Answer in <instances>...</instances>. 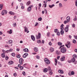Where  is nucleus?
Segmentation results:
<instances>
[{
  "instance_id": "f257e3e1",
  "label": "nucleus",
  "mask_w": 77,
  "mask_h": 77,
  "mask_svg": "<svg viewBox=\"0 0 77 77\" xmlns=\"http://www.w3.org/2000/svg\"><path fill=\"white\" fill-rule=\"evenodd\" d=\"M60 51L62 53H65L66 51V48L64 47H63L60 49Z\"/></svg>"
},
{
  "instance_id": "f03ea898",
  "label": "nucleus",
  "mask_w": 77,
  "mask_h": 77,
  "mask_svg": "<svg viewBox=\"0 0 77 77\" xmlns=\"http://www.w3.org/2000/svg\"><path fill=\"white\" fill-rule=\"evenodd\" d=\"M45 62L47 64H50V60L47 58H45Z\"/></svg>"
},
{
  "instance_id": "7ed1b4c3",
  "label": "nucleus",
  "mask_w": 77,
  "mask_h": 77,
  "mask_svg": "<svg viewBox=\"0 0 77 77\" xmlns=\"http://www.w3.org/2000/svg\"><path fill=\"white\" fill-rule=\"evenodd\" d=\"M33 5L29 6L27 9V12H30L32 10V8H33Z\"/></svg>"
},
{
  "instance_id": "20e7f679",
  "label": "nucleus",
  "mask_w": 77,
  "mask_h": 77,
  "mask_svg": "<svg viewBox=\"0 0 77 77\" xmlns=\"http://www.w3.org/2000/svg\"><path fill=\"white\" fill-rule=\"evenodd\" d=\"M19 62L20 63V65H22L23 63L24 62V60L23 59V58H20L19 60Z\"/></svg>"
},
{
  "instance_id": "39448f33",
  "label": "nucleus",
  "mask_w": 77,
  "mask_h": 77,
  "mask_svg": "<svg viewBox=\"0 0 77 77\" xmlns=\"http://www.w3.org/2000/svg\"><path fill=\"white\" fill-rule=\"evenodd\" d=\"M69 25H67L66 26V27L64 29L65 32H68V30H69Z\"/></svg>"
},
{
  "instance_id": "423d86ee",
  "label": "nucleus",
  "mask_w": 77,
  "mask_h": 77,
  "mask_svg": "<svg viewBox=\"0 0 77 77\" xmlns=\"http://www.w3.org/2000/svg\"><path fill=\"white\" fill-rule=\"evenodd\" d=\"M70 45H71V43L69 42H68L66 44V46L67 47V48H70Z\"/></svg>"
},
{
  "instance_id": "0eeeda50",
  "label": "nucleus",
  "mask_w": 77,
  "mask_h": 77,
  "mask_svg": "<svg viewBox=\"0 0 77 77\" xmlns=\"http://www.w3.org/2000/svg\"><path fill=\"white\" fill-rule=\"evenodd\" d=\"M24 29L25 32H27V33L29 32V31L28 30V28L26 27V26H24Z\"/></svg>"
},
{
  "instance_id": "6e6552de",
  "label": "nucleus",
  "mask_w": 77,
  "mask_h": 77,
  "mask_svg": "<svg viewBox=\"0 0 77 77\" xmlns=\"http://www.w3.org/2000/svg\"><path fill=\"white\" fill-rule=\"evenodd\" d=\"M7 11L6 10H4L2 11V15H5V14H7Z\"/></svg>"
},
{
  "instance_id": "1a4fd4ad",
  "label": "nucleus",
  "mask_w": 77,
  "mask_h": 77,
  "mask_svg": "<svg viewBox=\"0 0 77 77\" xmlns=\"http://www.w3.org/2000/svg\"><path fill=\"white\" fill-rule=\"evenodd\" d=\"M27 56H28V54L26 53H25L23 55V58H26Z\"/></svg>"
},
{
  "instance_id": "9d476101",
  "label": "nucleus",
  "mask_w": 77,
  "mask_h": 77,
  "mask_svg": "<svg viewBox=\"0 0 77 77\" xmlns=\"http://www.w3.org/2000/svg\"><path fill=\"white\" fill-rule=\"evenodd\" d=\"M23 51H24L25 52H29V49H27V48H25V49H24L23 50Z\"/></svg>"
},
{
  "instance_id": "9b49d317",
  "label": "nucleus",
  "mask_w": 77,
  "mask_h": 77,
  "mask_svg": "<svg viewBox=\"0 0 77 77\" xmlns=\"http://www.w3.org/2000/svg\"><path fill=\"white\" fill-rule=\"evenodd\" d=\"M65 57L64 56L62 57L60 59L61 61H64L65 60Z\"/></svg>"
},
{
  "instance_id": "f8f14e48",
  "label": "nucleus",
  "mask_w": 77,
  "mask_h": 77,
  "mask_svg": "<svg viewBox=\"0 0 77 77\" xmlns=\"http://www.w3.org/2000/svg\"><path fill=\"white\" fill-rule=\"evenodd\" d=\"M34 50L35 52H38V48L35 47L34 48Z\"/></svg>"
},
{
  "instance_id": "ddd939ff",
  "label": "nucleus",
  "mask_w": 77,
  "mask_h": 77,
  "mask_svg": "<svg viewBox=\"0 0 77 77\" xmlns=\"http://www.w3.org/2000/svg\"><path fill=\"white\" fill-rule=\"evenodd\" d=\"M31 38L32 39L33 41H35V36L33 35H32L31 36Z\"/></svg>"
},
{
  "instance_id": "4468645a",
  "label": "nucleus",
  "mask_w": 77,
  "mask_h": 77,
  "mask_svg": "<svg viewBox=\"0 0 77 77\" xmlns=\"http://www.w3.org/2000/svg\"><path fill=\"white\" fill-rule=\"evenodd\" d=\"M58 72L60 74H63V71L62 70H58Z\"/></svg>"
},
{
  "instance_id": "2eb2a0df",
  "label": "nucleus",
  "mask_w": 77,
  "mask_h": 77,
  "mask_svg": "<svg viewBox=\"0 0 77 77\" xmlns=\"http://www.w3.org/2000/svg\"><path fill=\"white\" fill-rule=\"evenodd\" d=\"M50 52H53L54 50V48H51L50 49Z\"/></svg>"
},
{
  "instance_id": "dca6fc26",
  "label": "nucleus",
  "mask_w": 77,
  "mask_h": 77,
  "mask_svg": "<svg viewBox=\"0 0 77 77\" xmlns=\"http://www.w3.org/2000/svg\"><path fill=\"white\" fill-rule=\"evenodd\" d=\"M13 63V61H10L8 63V65H12Z\"/></svg>"
},
{
  "instance_id": "f3484780",
  "label": "nucleus",
  "mask_w": 77,
  "mask_h": 77,
  "mask_svg": "<svg viewBox=\"0 0 77 77\" xmlns=\"http://www.w3.org/2000/svg\"><path fill=\"white\" fill-rule=\"evenodd\" d=\"M7 32L8 33H9V34H11L12 33V29H10V31H8Z\"/></svg>"
},
{
  "instance_id": "a211bd4d",
  "label": "nucleus",
  "mask_w": 77,
  "mask_h": 77,
  "mask_svg": "<svg viewBox=\"0 0 77 77\" xmlns=\"http://www.w3.org/2000/svg\"><path fill=\"white\" fill-rule=\"evenodd\" d=\"M8 44H12V43H13V42L12 41V40H10L8 41Z\"/></svg>"
},
{
  "instance_id": "6ab92c4d",
  "label": "nucleus",
  "mask_w": 77,
  "mask_h": 77,
  "mask_svg": "<svg viewBox=\"0 0 77 77\" xmlns=\"http://www.w3.org/2000/svg\"><path fill=\"white\" fill-rule=\"evenodd\" d=\"M71 61H72V62L73 63L74 62H75V58H72Z\"/></svg>"
},
{
  "instance_id": "aec40b11",
  "label": "nucleus",
  "mask_w": 77,
  "mask_h": 77,
  "mask_svg": "<svg viewBox=\"0 0 77 77\" xmlns=\"http://www.w3.org/2000/svg\"><path fill=\"white\" fill-rule=\"evenodd\" d=\"M3 4H1L0 5V11L2 10L3 9Z\"/></svg>"
},
{
  "instance_id": "412c9836",
  "label": "nucleus",
  "mask_w": 77,
  "mask_h": 77,
  "mask_svg": "<svg viewBox=\"0 0 77 77\" xmlns=\"http://www.w3.org/2000/svg\"><path fill=\"white\" fill-rule=\"evenodd\" d=\"M66 19L67 20V21H69H69L70 20V17H69V16L67 17H66Z\"/></svg>"
},
{
  "instance_id": "4be33fe9",
  "label": "nucleus",
  "mask_w": 77,
  "mask_h": 77,
  "mask_svg": "<svg viewBox=\"0 0 77 77\" xmlns=\"http://www.w3.org/2000/svg\"><path fill=\"white\" fill-rule=\"evenodd\" d=\"M48 71V69L46 68L44 69L43 72H44L45 73V72H47Z\"/></svg>"
},
{
  "instance_id": "5701e85b",
  "label": "nucleus",
  "mask_w": 77,
  "mask_h": 77,
  "mask_svg": "<svg viewBox=\"0 0 77 77\" xmlns=\"http://www.w3.org/2000/svg\"><path fill=\"white\" fill-rule=\"evenodd\" d=\"M1 56L3 58H5V54H2Z\"/></svg>"
},
{
  "instance_id": "b1692460",
  "label": "nucleus",
  "mask_w": 77,
  "mask_h": 77,
  "mask_svg": "<svg viewBox=\"0 0 77 77\" xmlns=\"http://www.w3.org/2000/svg\"><path fill=\"white\" fill-rule=\"evenodd\" d=\"M9 14L11 15H14L15 14V13H14L12 11H10L9 12Z\"/></svg>"
},
{
  "instance_id": "393cba45",
  "label": "nucleus",
  "mask_w": 77,
  "mask_h": 77,
  "mask_svg": "<svg viewBox=\"0 0 77 77\" xmlns=\"http://www.w3.org/2000/svg\"><path fill=\"white\" fill-rule=\"evenodd\" d=\"M17 57V58H20V57H21V55L20 54H17L16 55Z\"/></svg>"
},
{
  "instance_id": "a878e982",
  "label": "nucleus",
  "mask_w": 77,
  "mask_h": 77,
  "mask_svg": "<svg viewBox=\"0 0 77 77\" xmlns=\"http://www.w3.org/2000/svg\"><path fill=\"white\" fill-rule=\"evenodd\" d=\"M30 4V1H29L26 3L27 6L29 5Z\"/></svg>"
},
{
  "instance_id": "bb28decb",
  "label": "nucleus",
  "mask_w": 77,
  "mask_h": 77,
  "mask_svg": "<svg viewBox=\"0 0 77 77\" xmlns=\"http://www.w3.org/2000/svg\"><path fill=\"white\" fill-rule=\"evenodd\" d=\"M58 45H60V46H61V45H62V43H61L60 42H58Z\"/></svg>"
},
{
  "instance_id": "cd10ccee",
  "label": "nucleus",
  "mask_w": 77,
  "mask_h": 77,
  "mask_svg": "<svg viewBox=\"0 0 77 77\" xmlns=\"http://www.w3.org/2000/svg\"><path fill=\"white\" fill-rule=\"evenodd\" d=\"M49 6L50 8H52L53 7V6H54V5L53 4L52 5H49Z\"/></svg>"
},
{
  "instance_id": "c85d7f7f",
  "label": "nucleus",
  "mask_w": 77,
  "mask_h": 77,
  "mask_svg": "<svg viewBox=\"0 0 77 77\" xmlns=\"http://www.w3.org/2000/svg\"><path fill=\"white\" fill-rule=\"evenodd\" d=\"M68 22H69V21H68V20H66L64 22V23L65 24L68 23Z\"/></svg>"
},
{
  "instance_id": "c756f323",
  "label": "nucleus",
  "mask_w": 77,
  "mask_h": 77,
  "mask_svg": "<svg viewBox=\"0 0 77 77\" xmlns=\"http://www.w3.org/2000/svg\"><path fill=\"white\" fill-rule=\"evenodd\" d=\"M73 58H77V56L76 54H74L73 56Z\"/></svg>"
},
{
  "instance_id": "7c9ffc66",
  "label": "nucleus",
  "mask_w": 77,
  "mask_h": 77,
  "mask_svg": "<svg viewBox=\"0 0 77 77\" xmlns=\"http://www.w3.org/2000/svg\"><path fill=\"white\" fill-rule=\"evenodd\" d=\"M64 33V31L63 30H61L60 31V33L61 35H63Z\"/></svg>"
},
{
  "instance_id": "2f4dec72",
  "label": "nucleus",
  "mask_w": 77,
  "mask_h": 77,
  "mask_svg": "<svg viewBox=\"0 0 77 77\" xmlns=\"http://www.w3.org/2000/svg\"><path fill=\"white\" fill-rule=\"evenodd\" d=\"M72 42L74 44H76V40L75 39H74L72 40Z\"/></svg>"
},
{
  "instance_id": "473e14b6",
  "label": "nucleus",
  "mask_w": 77,
  "mask_h": 77,
  "mask_svg": "<svg viewBox=\"0 0 77 77\" xmlns=\"http://www.w3.org/2000/svg\"><path fill=\"white\" fill-rule=\"evenodd\" d=\"M23 69H24V67H23V66H21L20 67V70H23Z\"/></svg>"
},
{
  "instance_id": "72a5a7b5",
  "label": "nucleus",
  "mask_w": 77,
  "mask_h": 77,
  "mask_svg": "<svg viewBox=\"0 0 77 77\" xmlns=\"http://www.w3.org/2000/svg\"><path fill=\"white\" fill-rule=\"evenodd\" d=\"M48 71H51V67H50L49 66L48 68Z\"/></svg>"
},
{
  "instance_id": "f704fd0d",
  "label": "nucleus",
  "mask_w": 77,
  "mask_h": 77,
  "mask_svg": "<svg viewBox=\"0 0 77 77\" xmlns=\"http://www.w3.org/2000/svg\"><path fill=\"white\" fill-rule=\"evenodd\" d=\"M54 32L55 33H57L58 32V29H55L54 30Z\"/></svg>"
},
{
  "instance_id": "c9c22d12",
  "label": "nucleus",
  "mask_w": 77,
  "mask_h": 77,
  "mask_svg": "<svg viewBox=\"0 0 77 77\" xmlns=\"http://www.w3.org/2000/svg\"><path fill=\"white\" fill-rule=\"evenodd\" d=\"M36 37L37 39H40V38H41L38 35H37Z\"/></svg>"
},
{
  "instance_id": "e433bc0d",
  "label": "nucleus",
  "mask_w": 77,
  "mask_h": 77,
  "mask_svg": "<svg viewBox=\"0 0 77 77\" xmlns=\"http://www.w3.org/2000/svg\"><path fill=\"white\" fill-rule=\"evenodd\" d=\"M59 5L60 8H62V4H61V3H60L59 4Z\"/></svg>"
},
{
  "instance_id": "4c0bfd02",
  "label": "nucleus",
  "mask_w": 77,
  "mask_h": 77,
  "mask_svg": "<svg viewBox=\"0 0 77 77\" xmlns=\"http://www.w3.org/2000/svg\"><path fill=\"white\" fill-rule=\"evenodd\" d=\"M36 57L37 59H39V58H40V57L38 55H37L36 56Z\"/></svg>"
},
{
  "instance_id": "58836bf2",
  "label": "nucleus",
  "mask_w": 77,
  "mask_h": 77,
  "mask_svg": "<svg viewBox=\"0 0 77 77\" xmlns=\"http://www.w3.org/2000/svg\"><path fill=\"white\" fill-rule=\"evenodd\" d=\"M75 5L77 7V0H76L75 1Z\"/></svg>"
},
{
  "instance_id": "ea45409f",
  "label": "nucleus",
  "mask_w": 77,
  "mask_h": 77,
  "mask_svg": "<svg viewBox=\"0 0 77 77\" xmlns=\"http://www.w3.org/2000/svg\"><path fill=\"white\" fill-rule=\"evenodd\" d=\"M50 32H48L47 33V36H50Z\"/></svg>"
},
{
  "instance_id": "a19ab883",
  "label": "nucleus",
  "mask_w": 77,
  "mask_h": 77,
  "mask_svg": "<svg viewBox=\"0 0 77 77\" xmlns=\"http://www.w3.org/2000/svg\"><path fill=\"white\" fill-rule=\"evenodd\" d=\"M71 74L72 75H74V72L73 71H72L71 72Z\"/></svg>"
},
{
  "instance_id": "79ce46f5",
  "label": "nucleus",
  "mask_w": 77,
  "mask_h": 77,
  "mask_svg": "<svg viewBox=\"0 0 77 77\" xmlns=\"http://www.w3.org/2000/svg\"><path fill=\"white\" fill-rule=\"evenodd\" d=\"M49 74L51 75H52V74H53V72H52V71L50 72H49Z\"/></svg>"
},
{
  "instance_id": "37998d69",
  "label": "nucleus",
  "mask_w": 77,
  "mask_h": 77,
  "mask_svg": "<svg viewBox=\"0 0 77 77\" xmlns=\"http://www.w3.org/2000/svg\"><path fill=\"white\" fill-rule=\"evenodd\" d=\"M13 75H14V77H16V76H17V73H14L13 74Z\"/></svg>"
},
{
  "instance_id": "c03bdc74",
  "label": "nucleus",
  "mask_w": 77,
  "mask_h": 77,
  "mask_svg": "<svg viewBox=\"0 0 77 77\" xmlns=\"http://www.w3.org/2000/svg\"><path fill=\"white\" fill-rule=\"evenodd\" d=\"M75 24H73L72 25V27L73 28H74V27H75Z\"/></svg>"
},
{
  "instance_id": "a18cd8bd",
  "label": "nucleus",
  "mask_w": 77,
  "mask_h": 77,
  "mask_svg": "<svg viewBox=\"0 0 77 77\" xmlns=\"http://www.w3.org/2000/svg\"><path fill=\"white\" fill-rule=\"evenodd\" d=\"M11 55L12 56H15V54L14 53H12L11 54Z\"/></svg>"
},
{
  "instance_id": "49530a36",
  "label": "nucleus",
  "mask_w": 77,
  "mask_h": 77,
  "mask_svg": "<svg viewBox=\"0 0 77 77\" xmlns=\"http://www.w3.org/2000/svg\"><path fill=\"white\" fill-rule=\"evenodd\" d=\"M57 35L59 36L60 35V32H58L57 33Z\"/></svg>"
},
{
  "instance_id": "de8ad7c7",
  "label": "nucleus",
  "mask_w": 77,
  "mask_h": 77,
  "mask_svg": "<svg viewBox=\"0 0 77 77\" xmlns=\"http://www.w3.org/2000/svg\"><path fill=\"white\" fill-rule=\"evenodd\" d=\"M42 20V18L41 17H40L38 19V21H41Z\"/></svg>"
},
{
  "instance_id": "09e8293b",
  "label": "nucleus",
  "mask_w": 77,
  "mask_h": 77,
  "mask_svg": "<svg viewBox=\"0 0 77 77\" xmlns=\"http://www.w3.org/2000/svg\"><path fill=\"white\" fill-rule=\"evenodd\" d=\"M37 42L38 43H39V44H40V43H41V40H38L37 41Z\"/></svg>"
},
{
  "instance_id": "8fccbe9b",
  "label": "nucleus",
  "mask_w": 77,
  "mask_h": 77,
  "mask_svg": "<svg viewBox=\"0 0 77 77\" xmlns=\"http://www.w3.org/2000/svg\"><path fill=\"white\" fill-rule=\"evenodd\" d=\"M56 54H59V52L57 51H56Z\"/></svg>"
},
{
  "instance_id": "3c124183",
  "label": "nucleus",
  "mask_w": 77,
  "mask_h": 77,
  "mask_svg": "<svg viewBox=\"0 0 77 77\" xmlns=\"http://www.w3.org/2000/svg\"><path fill=\"white\" fill-rule=\"evenodd\" d=\"M12 51H13V49H10L9 50V51H10V52H12Z\"/></svg>"
},
{
  "instance_id": "603ef678",
  "label": "nucleus",
  "mask_w": 77,
  "mask_h": 77,
  "mask_svg": "<svg viewBox=\"0 0 77 77\" xmlns=\"http://www.w3.org/2000/svg\"><path fill=\"white\" fill-rule=\"evenodd\" d=\"M74 37L75 38V39H76L77 40V35H74Z\"/></svg>"
},
{
  "instance_id": "864d4df0",
  "label": "nucleus",
  "mask_w": 77,
  "mask_h": 77,
  "mask_svg": "<svg viewBox=\"0 0 77 77\" xmlns=\"http://www.w3.org/2000/svg\"><path fill=\"white\" fill-rule=\"evenodd\" d=\"M13 26L14 27H15L16 26H17V24H16V23H14L13 24Z\"/></svg>"
},
{
  "instance_id": "5fc2aeb1",
  "label": "nucleus",
  "mask_w": 77,
  "mask_h": 77,
  "mask_svg": "<svg viewBox=\"0 0 77 77\" xmlns=\"http://www.w3.org/2000/svg\"><path fill=\"white\" fill-rule=\"evenodd\" d=\"M22 74L24 75H26V72H22Z\"/></svg>"
},
{
  "instance_id": "6e6d98bb",
  "label": "nucleus",
  "mask_w": 77,
  "mask_h": 77,
  "mask_svg": "<svg viewBox=\"0 0 77 77\" xmlns=\"http://www.w3.org/2000/svg\"><path fill=\"white\" fill-rule=\"evenodd\" d=\"M68 62H69V63H71V62H72L71 60H68Z\"/></svg>"
},
{
  "instance_id": "4d7b16f0",
  "label": "nucleus",
  "mask_w": 77,
  "mask_h": 77,
  "mask_svg": "<svg viewBox=\"0 0 77 77\" xmlns=\"http://www.w3.org/2000/svg\"><path fill=\"white\" fill-rule=\"evenodd\" d=\"M38 35L39 36H40V37H41V33L39 32L38 33Z\"/></svg>"
},
{
  "instance_id": "13d9d810",
  "label": "nucleus",
  "mask_w": 77,
  "mask_h": 77,
  "mask_svg": "<svg viewBox=\"0 0 77 77\" xmlns=\"http://www.w3.org/2000/svg\"><path fill=\"white\" fill-rule=\"evenodd\" d=\"M43 6H44V8H46V7H47V4H44Z\"/></svg>"
},
{
  "instance_id": "bf43d9fd",
  "label": "nucleus",
  "mask_w": 77,
  "mask_h": 77,
  "mask_svg": "<svg viewBox=\"0 0 77 77\" xmlns=\"http://www.w3.org/2000/svg\"><path fill=\"white\" fill-rule=\"evenodd\" d=\"M9 59V57H5V60H7Z\"/></svg>"
},
{
  "instance_id": "052dcab7",
  "label": "nucleus",
  "mask_w": 77,
  "mask_h": 77,
  "mask_svg": "<svg viewBox=\"0 0 77 77\" xmlns=\"http://www.w3.org/2000/svg\"><path fill=\"white\" fill-rule=\"evenodd\" d=\"M60 29L61 30H63L64 29V28L63 27H61Z\"/></svg>"
},
{
  "instance_id": "680f3d73",
  "label": "nucleus",
  "mask_w": 77,
  "mask_h": 77,
  "mask_svg": "<svg viewBox=\"0 0 77 77\" xmlns=\"http://www.w3.org/2000/svg\"><path fill=\"white\" fill-rule=\"evenodd\" d=\"M45 11L46 14H47V9H45Z\"/></svg>"
},
{
  "instance_id": "e2e57ef3",
  "label": "nucleus",
  "mask_w": 77,
  "mask_h": 77,
  "mask_svg": "<svg viewBox=\"0 0 77 77\" xmlns=\"http://www.w3.org/2000/svg\"><path fill=\"white\" fill-rule=\"evenodd\" d=\"M2 52H3V53H6V51H5L4 50H2Z\"/></svg>"
},
{
  "instance_id": "0e129e2a",
  "label": "nucleus",
  "mask_w": 77,
  "mask_h": 77,
  "mask_svg": "<svg viewBox=\"0 0 77 77\" xmlns=\"http://www.w3.org/2000/svg\"><path fill=\"white\" fill-rule=\"evenodd\" d=\"M9 50H7L6 51V53H9Z\"/></svg>"
},
{
  "instance_id": "69168bd1",
  "label": "nucleus",
  "mask_w": 77,
  "mask_h": 77,
  "mask_svg": "<svg viewBox=\"0 0 77 77\" xmlns=\"http://www.w3.org/2000/svg\"><path fill=\"white\" fill-rule=\"evenodd\" d=\"M42 44H44V40H42Z\"/></svg>"
},
{
  "instance_id": "338daca9",
  "label": "nucleus",
  "mask_w": 77,
  "mask_h": 77,
  "mask_svg": "<svg viewBox=\"0 0 77 77\" xmlns=\"http://www.w3.org/2000/svg\"><path fill=\"white\" fill-rule=\"evenodd\" d=\"M55 62H57V59H55Z\"/></svg>"
},
{
  "instance_id": "774afa93",
  "label": "nucleus",
  "mask_w": 77,
  "mask_h": 77,
  "mask_svg": "<svg viewBox=\"0 0 77 77\" xmlns=\"http://www.w3.org/2000/svg\"><path fill=\"white\" fill-rule=\"evenodd\" d=\"M75 52L76 53H77V49H75Z\"/></svg>"
}]
</instances>
